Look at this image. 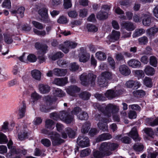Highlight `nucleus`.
I'll return each mask as SVG.
<instances>
[{
	"instance_id": "59",
	"label": "nucleus",
	"mask_w": 158,
	"mask_h": 158,
	"mask_svg": "<svg viewBox=\"0 0 158 158\" xmlns=\"http://www.w3.org/2000/svg\"><path fill=\"white\" fill-rule=\"evenodd\" d=\"M64 56L63 54L61 52H58L51 57L53 60H55L57 59L62 57Z\"/></svg>"
},
{
	"instance_id": "21",
	"label": "nucleus",
	"mask_w": 158,
	"mask_h": 158,
	"mask_svg": "<svg viewBox=\"0 0 158 158\" xmlns=\"http://www.w3.org/2000/svg\"><path fill=\"white\" fill-rule=\"evenodd\" d=\"M65 131L67 133L66 134L65 131L61 133L62 137L64 139H66L67 137V134L69 138H73L75 135V132L71 128H67L65 129Z\"/></svg>"
},
{
	"instance_id": "50",
	"label": "nucleus",
	"mask_w": 158,
	"mask_h": 158,
	"mask_svg": "<svg viewBox=\"0 0 158 158\" xmlns=\"http://www.w3.org/2000/svg\"><path fill=\"white\" fill-rule=\"evenodd\" d=\"M90 96V94L87 92H82L80 95V98L84 100L89 99Z\"/></svg>"
},
{
	"instance_id": "64",
	"label": "nucleus",
	"mask_w": 158,
	"mask_h": 158,
	"mask_svg": "<svg viewBox=\"0 0 158 158\" xmlns=\"http://www.w3.org/2000/svg\"><path fill=\"white\" fill-rule=\"evenodd\" d=\"M57 63L60 66L62 67H65L67 66V64L68 63L66 61L59 60L57 61Z\"/></svg>"
},
{
	"instance_id": "35",
	"label": "nucleus",
	"mask_w": 158,
	"mask_h": 158,
	"mask_svg": "<svg viewBox=\"0 0 158 158\" xmlns=\"http://www.w3.org/2000/svg\"><path fill=\"white\" fill-rule=\"evenodd\" d=\"M4 42L7 44H11L13 41L12 39V34L9 33H6L4 34Z\"/></svg>"
},
{
	"instance_id": "3",
	"label": "nucleus",
	"mask_w": 158,
	"mask_h": 158,
	"mask_svg": "<svg viewBox=\"0 0 158 158\" xmlns=\"http://www.w3.org/2000/svg\"><path fill=\"white\" fill-rule=\"evenodd\" d=\"M50 117L55 120H58L59 118L63 122L66 123H71L73 120L74 117L70 115L67 112L64 111L60 112L58 115L56 113H52L50 114Z\"/></svg>"
},
{
	"instance_id": "19",
	"label": "nucleus",
	"mask_w": 158,
	"mask_h": 158,
	"mask_svg": "<svg viewBox=\"0 0 158 158\" xmlns=\"http://www.w3.org/2000/svg\"><path fill=\"white\" fill-rule=\"evenodd\" d=\"M119 71L121 74L125 76H128L131 73L130 69L125 64L120 65L119 68Z\"/></svg>"
},
{
	"instance_id": "54",
	"label": "nucleus",
	"mask_w": 158,
	"mask_h": 158,
	"mask_svg": "<svg viewBox=\"0 0 158 158\" xmlns=\"http://www.w3.org/2000/svg\"><path fill=\"white\" fill-rule=\"evenodd\" d=\"M150 63L152 66L154 67H156L157 61L156 58L154 56H151L150 59Z\"/></svg>"
},
{
	"instance_id": "27",
	"label": "nucleus",
	"mask_w": 158,
	"mask_h": 158,
	"mask_svg": "<svg viewBox=\"0 0 158 158\" xmlns=\"http://www.w3.org/2000/svg\"><path fill=\"white\" fill-rule=\"evenodd\" d=\"M112 138L111 135L108 133L102 134L99 135L96 139V141L98 142L101 141L108 140Z\"/></svg>"
},
{
	"instance_id": "7",
	"label": "nucleus",
	"mask_w": 158,
	"mask_h": 158,
	"mask_svg": "<svg viewBox=\"0 0 158 158\" xmlns=\"http://www.w3.org/2000/svg\"><path fill=\"white\" fill-rule=\"evenodd\" d=\"M95 119L97 121H99L97 124L98 127L103 131H107L108 127L107 123L111 122L110 118H102L101 115L99 114H97L95 115Z\"/></svg>"
},
{
	"instance_id": "40",
	"label": "nucleus",
	"mask_w": 158,
	"mask_h": 158,
	"mask_svg": "<svg viewBox=\"0 0 158 158\" xmlns=\"http://www.w3.org/2000/svg\"><path fill=\"white\" fill-rule=\"evenodd\" d=\"M90 124L89 122H87L83 125L81 129V132L83 133H87L90 128Z\"/></svg>"
},
{
	"instance_id": "28",
	"label": "nucleus",
	"mask_w": 158,
	"mask_h": 158,
	"mask_svg": "<svg viewBox=\"0 0 158 158\" xmlns=\"http://www.w3.org/2000/svg\"><path fill=\"white\" fill-rule=\"evenodd\" d=\"M53 73L58 76H64L66 74L67 70L66 69L56 68L53 69Z\"/></svg>"
},
{
	"instance_id": "13",
	"label": "nucleus",
	"mask_w": 158,
	"mask_h": 158,
	"mask_svg": "<svg viewBox=\"0 0 158 158\" xmlns=\"http://www.w3.org/2000/svg\"><path fill=\"white\" fill-rule=\"evenodd\" d=\"M122 90L120 89H118L115 91L112 89H109L106 92L105 95L108 99H112L122 94Z\"/></svg>"
},
{
	"instance_id": "47",
	"label": "nucleus",
	"mask_w": 158,
	"mask_h": 158,
	"mask_svg": "<svg viewBox=\"0 0 158 158\" xmlns=\"http://www.w3.org/2000/svg\"><path fill=\"white\" fill-rule=\"evenodd\" d=\"M8 141L6 136L4 134L0 132V144L6 143Z\"/></svg>"
},
{
	"instance_id": "14",
	"label": "nucleus",
	"mask_w": 158,
	"mask_h": 158,
	"mask_svg": "<svg viewBox=\"0 0 158 158\" xmlns=\"http://www.w3.org/2000/svg\"><path fill=\"white\" fill-rule=\"evenodd\" d=\"M77 143L79 146L82 148L86 147L89 145V138L84 136L79 137L77 139Z\"/></svg>"
},
{
	"instance_id": "6",
	"label": "nucleus",
	"mask_w": 158,
	"mask_h": 158,
	"mask_svg": "<svg viewBox=\"0 0 158 158\" xmlns=\"http://www.w3.org/2000/svg\"><path fill=\"white\" fill-rule=\"evenodd\" d=\"M42 132L48 135L52 144L54 146L58 145L64 142V140L60 138V135L56 132H49L47 130L44 129L42 130Z\"/></svg>"
},
{
	"instance_id": "53",
	"label": "nucleus",
	"mask_w": 158,
	"mask_h": 158,
	"mask_svg": "<svg viewBox=\"0 0 158 158\" xmlns=\"http://www.w3.org/2000/svg\"><path fill=\"white\" fill-rule=\"evenodd\" d=\"M91 151L89 148H86L82 150L80 154L81 157H84L89 155L91 153Z\"/></svg>"
},
{
	"instance_id": "30",
	"label": "nucleus",
	"mask_w": 158,
	"mask_h": 158,
	"mask_svg": "<svg viewBox=\"0 0 158 158\" xmlns=\"http://www.w3.org/2000/svg\"><path fill=\"white\" fill-rule=\"evenodd\" d=\"M147 124L154 127L158 125V117L154 119L152 118H148L145 120Z\"/></svg>"
},
{
	"instance_id": "43",
	"label": "nucleus",
	"mask_w": 158,
	"mask_h": 158,
	"mask_svg": "<svg viewBox=\"0 0 158 158\" xmlns=\"http://www.w3.org/2000/svg\"><path fill=\"white\" fill-rule=\"evenodd\" d=\"M145 32V30L142 28L136 29L133 34V38H136L143 34Z\"/></svg>"
},
{
	"instance_id": "41",
	"label": "nucleus",
	"mask_w": 158,
	"mask_h": 158,
	"mask_svg": "<svg viewBox=\"0 0 158 158\" xmlns=\"http://www.w3.org/2000/svg\"><path fill=\"white\" fill-rule=\"evenodd\" d=\"M158 32V28L155 26L151 27L146 31L147 34L150 35H154Z\"/></svg>"
},
{
	"instance_id": "8",
	"label": "nucleus",
	"mask_w": 158,
	"mask_h": 158,
	"mask_svg": "<svg viewBox=\"0 0 158 158\" xmlns=\"http://www.w3.org/2000/svg\"><path fill=\"white\" fill-rule=\"evenodd\" d=\"M44 103L40 106V110L43 112H48L50 106L56 100V99L51 98L50 96H47L44 98Z\"/></svg>"
},
{
	"instance_id": "20",
	"label": "nucleus",
	"mask_w": 158,
	"mask_h": 158,
	"mask_svg": "<svg viewBox=\"0 0 158 158\" xmlns=\"http://www.w3.org/2000/svg\"><path fill=\"white\" fill-rule=\"evenodd\" d=\"M68 82V78H56L54 80L53 83L58 86H63Z\"/></svg>"
},
{
	"instance_id": "58",
	"label": "nucleus",
	"mask_w": 158,
	"mask_h": 158,
	"mask_svg": "<svg viewBox=\"0 0 158 158\" xmlns=\"http://www.w3.org/2000/svg\"><path fill=\"white\" fill-rule=\"evenodd\" d=\"M134 73L135 75L138 77L141 78L144 76V73L143 71L140 70H136L134 71Z\"/></svg>"
},
{
	"instance_id": "56",
	"label": "nucleus",
	"mask_w": 158,
	"mask_h": 158,
	"mask_svg": "<svg viewBox=\"0 0 158 158\" xmlns=\"http://www.w3.org/2000/svg\"><path fill=\"white\" fill-rule=\"evenodd\" d=\"M108 62L113 69H114L115 68V63L114 59L111 57H108Z\"/></svg>"
},
{
	"instance_id": "26",
	"label": "nucleus",
	"mask_w": 158,
	"mask_h": 158,
	"mask_svg": "<svg viewBox=\"0 0 158 158\" xmlns=\"http://www.w3.org/2000/svg\"><path fill=\"white\" fill-rule=\"evenodd\" d=\"M39 90L41 94H45L48 93L50 90V87L48 85L40 84L38 85Z\"/></svg>"
},
{
	"instance_id": "39",
	"label": "nucleus",
	"mask_w": 158,
	"mask_h": 158,
	"mask_svg": "<svg viewBox=\"0 0 158 158\" xmlns=\"http://www.w3.org/2000/svg\"><path fill=\"white\" fill-rule=\"evenodd\" d=\"M45 127L48 129L52 130L54 128V121L50 119H47L45 122Z\"/></svg>"
},
{
	"instance_id": "29",
	"label": "nucleus",
	"mask_w": 158,
	"mask_h": 158,
	"mask_svg": "<svg viewBox=\"0 0 158 158\" xmlns=\"http://www.w3.org/2000/svg\"><path fill=\"white\" fill-rule=\"evenodd\" d=\"M53 94L56 97H63L64 96L65 93L61 89L59 88H56L54 89L53 91Z\"/></svg>"
},
{
	"instance_id": "16",
	"label": "nucleus",
	"mask_w": 158,
	"mask_h": 158,
	"mask_svg": "<svg viewBox=\"0 0 158 158\" xmlns=\"http://www.w3.org/2000/svg\"><path fill=\"white\" fill-rule=\"evenodd\" d=\"M13 142L11 140H10L7 145L8 148L10 149V152L6 155L7 158H12V156L17 154V152L14 147L12 146Z\"/></svg>"
},
{
	"instance_id": "2",
	"label": "nucleus",
	"mask_w": 158,
	"mask_h": 158,
	"mask_svg": "<svg viewBox=\"0 0 158 158\" xmlns=\"http://www.w3.org/2000/svg\"><path fill=\"white\" fill-rule=\"evenodd\" d=\"M118 145L116 143L103 142L99 148L100 151H96L93 152V157L91 158H102L105 156H109L111 152L109 150L112 151L118 148Z\"/></svg>"
},
{
	"instance_id": "15",
	"label": "nucleus",
	"mask_w": 158,
	"mask_h": 158,
	"mask_svg": "<svg viewBox=\"0 0 158 158\" xmlns=\"http://www.w3.org/2000/svg\"><path fill=\"white\" fill-rule=\"evenodd\" d=\"M66 91L67 93L70 95L75 97L76 94L78 93L80 90V89L75 85H71L66 88Z\"/></svg>"
},
{
	"instance_id": "36",
	"label": "nucleus",
	"mask_w": 158,
	"mask_h": 158,
	"mask_svg": "<svg viewBox=\"0 0 158 158\" xmlns=\"http://www.w3.org/2000/svg\"><path fill=\"white\" fill-rule=\"evenodd\" d=\"M35 47L37 49L40 50L44 53L46 52L48 48L46 45H42L40 43L37 42L35 43Z\"/></svg>"
},
{
	"instance_id": "37",
	"label": "nucleus",
	"mask_w": 158,
	"mask_h": 158,
	"mask_svg": "<svg viewBox=\"0 0 158 158\" xmlns=\"http://www.w3.org/2000/svg\"><path fill=\"white\" fill-rule=\"evenodd\" d=\"M96 58L99 60L103 61L106 58V54L101 51L97 52L95 54Z\"/></svg>"
},
{
	"instance_id": "48",
	"label": "nucleus",
	"mask_w": 158,
	"mask_h": 158,
	"mask_svg": "<svg viewBox=\"0 0 158 158\" xmlns=\"http://www.w3.org/2000/svg\"><path fill=\"white\" fill-rule=\"evenodd\" d=\"M138 40L139 44L145 45L148 43V38L147 37L143 36L139 38Z\"/></svg>"
},
{
	"instance_id": "11",
	"label": "nucleus",
	"mask_w": 158,
	"mask_h": 158,
	"mask_svg": "<svg viewBox=\"0 0 158 158\" xmlns=\"http://www.w3.org/2000/svg\"><path fill=\"white\" fill-rule=\"evenodd\" d=\"M110 8V7L107 5H103L101 10L96 15L97 18L100 20L107 19L108 16V12Z\"/></svg>"
},
{
	"instance_id": "61",
	"label": "nucleus",
	"mask_w": 158,
	"mask_h": 158,
	"mask_svg": "<svg viewBox=\"0 0 158 158\" xmlns=\"http://www.w3.org/2000/svg\"><path fill=\"white\" fill-rule=\"evenodd\" d=\"M32 23L34 26L38 29H42L44 27L42 24L36 21H33Z\"/></svg>"
},
{
	"instance_id": "22",
	"label": "nucleus",
	"mask_w": 158,
	"mask_h": 158,
	"mask_svg": "<svg viewBox=\"0 0 158 158\" xmlns=\"http://www.w3.org/2000/svg\"><path fill=\"white\" fill-rule=\"evenodd\" d=\"M129 136L131 137L135 141H139L140 138L139 136L136 127H134L129 134Z\"/></svg>"
},
{
	"instance_id": "23",
	"label": "nucleus",
	"mask_w": 158,
	"mask_h": 158,
	"mask_svg": "<svg viewBox=\"0 0 158 158\" xmlns=\"http://www.w3.org/2000/svg\"><path fill=\"white\" fill-rule=\"evenodd\" d=\"M52 29V27L49 26L46 27V30L47 33L44 30L39 31L36 29H34L33 31L34 33L37 35L44 36L46 34H49Z\"/></svg>"
},
{
	"instance_id": "46",
	"label": "nucleus",
	"mask_w": 158,
	"mask_h": 158,
	"mask_svg": "<svg viewBox=\"0 0 158 158\" xmlns=\"http://www.w3.org/2000/svg\"><path fill=\"white\" fill-rule=\"evenodd\" d=\"M29 135V133L26 130H24L23 133L21 132L19 133L18 135V139L21 140H23L24 138H27Z\"/></svg>"
},
{
	"instance_id": "62",
	"label": "nucleus",
	"mask_w": 158,
	"mask_h": 158,
	"mask_svg": "<svg viewBox=\"0 0 158 158\" xmlns=\"http://www.w3.org/2000/svg\"><path fill=\"white\" fill-rule=\"evenodd\" d=\"M144 131L148 136L153 137L154 133L152 129L149 128H146L144 129Z\"/></svg>"
},
{
	"instance_id": "49",
	"label": "nucleus",
	"mask_w": 158,
	"mask_h": 158,
	"mask_svg": "<svg viewBox=\"0 0 158 158\" xmlns=\"http://www.w3.org/2000/svg\"><path fill=\"white\" fill-rule=\"evenodd\" d=\"M144 84L147 86L151 87L152 86V79L148 77H145L143 80Z\"/></svg>"
},
{
	"instance_id": "31",
	"label": "nucleus",
	"mask_w": 158,
	"mask_h": 158,
	"mask_svg": "<svg viewBox=\"0 0 158 158\" xmlns=\"http://www.w3.org/2000/svg\"><path fill=\"white\" fill-rule=\"evenodd\" d=\"M123 25L124 27L128 31L134 30L135 27L132 23L129 22H124L123 23Z\"/></svg>"
},
{
	"instance_id": "18",
	"label": "nucleus",
	"mask_w": 158,
	"mask_h": 158,
	"mask_svg": "<svg viewBox=\"0 0 158 158\" xmlns=\"http://www.w3.org/2000/svg\"><path fill=\"white\" fill-rule=\"evenodd\" d=\"M26 104L25 101H23L20 102L18 113L19 118H22L24 116L26 111Z\"/></svg>"
},
{
	"instance_id": "32",
	"label": "nucleus",
	"mask_w": 158,
	"mask_h": 158,
	"mask_svg": "<svg viewBox=\"0 0 158 158\" xmlns=\"http://www.w3.org/2000/svg\"><path fill=\"white\" fill-rule=\"evenodd\" d=\"M144 70L145 73L148 76H153L155 72L154 68L148 65L145 67Z\"/></svg>"
},
{
	"instance_id": "1",
	"label": "nucleus",
	"mask_w": 158,
	"mask_h": 158,
	"mask_svg": "<svg viewBox=\"0 0 158 158\" xmlns=\"http://www.w3.org/2000/svg\"><path fill=\"white\" fill-rule=\"evenodd\" d=\"M93 106L95 109L102 112L105 116L109 118L112 116L113 118L115 121L119 122L120 118L117 114L118 108L117 106L110 104L104 107L98 103H96L94 104Z\"/></svg>"
},
{
	"instance_id": "17",
	"label": "nucleus",
	"mask_w": 158,
	"mask_h": 158,
	"mask_svg": "<svg viewBox=\"0 0 158 158\" xmlns=\"http://www.w3.org/2000/svg\"><path fill=\"white\" fill-rule=\"evenodd\" d=\"M125 85L128 88L137 89L141 86V84L137 81L130 80L126 82Z\"/></svg>"
},
{
	"instance_id": "57",
	"label": "nucleus",
	"mask_w": 158,
	"mask_h": 158,
	"mask_svg": "<svg viewBox=\"0 0 158 158\" xmlns=\"http://www.w3.org/2000/svg\"><path fill=\"white\" fill-rule=\"evenodd\" d=\"M72 5L71 0H64V6L65 9L70 8Z\"/></svg>"
},
{
	"instance_id": "52",
	"label": "nucleus",
	"mask_w": 158,
	"mask_h": 158,
	"mask_svg": "<svg viewBox=\"0 0 158 158\" xmlns=\"http://www.w3.org/2000/svg\"><path fill=\"white\" fill-rule=\"evenodd\" d=\"M3 7L5 8L8 9L11 8V3L10 0H4L2 4Z\"/></svg>"
},
{
	"instance_id": "44",
	"label": "nucleus",
	"mask_w": 158,
	"mask_h": 158,
	"mask_svg": "<svg viewBox=\"0 0 158 158\" xmlns=\"http://www.w3.org/2000/svg\"><path fill=\"white\" fill-rule=\"evenodd\" d=\"M77 44L74 42L67 41L64 42V45L69 48H73L77 45Z\"/></svg>"
},
{
	"instance_id": "33",
	"label": "nucleus",
	"mask_w": 158,
	"mask_h": 158,
	"mask_svg": "<svg viewBox=\"0 0 158 158\" xmlns=\"http://www.w3.org/2000/svg\"><path fill=\"white\" fill-rule=\"evenodd\" d=\"M31 74L32 77L38 81L41 80V73L38 70H34L31 71Z\"/></svg>"
},
{
	"instance_id": "24",
	"label": "nucleus",
	"mask_w": 158,
	"mask_h": 158,
	"mask_svg": "<svg viewBox=\"0 0 158 158\" xmlns=\"http://www.w3.org/2000/svg\"><path fill=\"white\" fill-rule=\"evenodd\" d=\"M128 65L133 68H139L141 66V62L135 59H131L127 62Z\"/></svg>"
},
{
	"instance_id": "5",
	"label": "nucleus",
	"mask_w": 158,
	"mask_h": 158,
	"mask_svg": "<svg viewBox=\"0 0 158 158\" xmlns=\"http://www.w3.org/2000/svg\"><path fill=\"white\" fill-rule=\"evenodd\" d=\"M114 76L111 72H103L98 77V84L101 87H106L107 85L108 81L112 79Z\"/></svg>"
},
{
	"instance_id": "45",
	"label": "nucleus",
	"mask_w": 158,
	"mask_h": 158,
	"mask_svg": "<svg viewBox=\"0 0 158 158\" xmlns=\"http://www.w3.org/2000/svg\"><path fill=\"white\" fill-rule=\"evenodd\" d=\"M41 97V96L35 91L32 93L31 95V99L33 103L40 98Z\"/></svg>"
},
{
	"instance_id": "10",
	"label": "nucleus",
	"mask_w": 158,
	"mask_h": 158,
	"mask_svg": "<svg viewBox=\"0 0 158 158\" xmlns=\"http://www.w3.org/2000/svg\"><path fill=\"white\" fill-rule=\"evenodd\" d=\"M71 114L76 115L77 118L81 120H87L89 117L88 115L85 111H82L79 107H76L71 111Z\"/></svg>"
},
{
	"instance_id": "63",
	"label": "nucleus",
	"mask_w": 158,
	"mask_h": 158,
	"mask_svg": "<svg viewBox=\"0 0 158 158\" xmlns=\"http://www.w3.org/2000/svg\"><path fill=\"white\" fill-rule=\"evenodd\" d=\"M8 124L9 123L7 121H6L4 122L2 126L1 131L4 132H6L8 129Z\"/></svg>"
},
{
	"instance_id": "38",
	"label": "nucleus",
	"mask_w": 158,
	"mask_h": 158,
	"mask_svg": "<svg viewBox=\"0 0 158 158\" xmlns=\"http://www.w3.org/2000/svg\"><path fill=\"white\" fill-rule=\"evenodd\" d=\"M133 94L135 96L139 98H142L146 94L145 92L141 89L135 90Z\"/></svg>"
},
{
	"instance_id": "34",
	"label": "nucleus",
	"mask_w": 158,
	"mask_h": 158,
	"mask_svg": "<svg viewBox=\"0 0 158 158\" xmlns=\"http://www.w3.org/2000/svg\"><path fill=\"white\" fill-rule=\"evenodd\" d=\"M24 10V7L23 6H21L18 9L17 11L12 10H11V12L13 14H18L19 15V16L22 18L23 16Z\"/></svg>"
},
{
	"instance_id": "60",
	"label": "nucleus",
	"mask_w": 158,
	"mask_h": 158,
	"mask_svg": "<svg viewBox=\"0 0 158 158\" xmlns=\"http://www.w3.org/2000/svg\"><path fill=\"white\" fill-rule=\"evenodd\" d=\"M87 27L89 31L95 32L98 31V28L90 24H87Z\"/></svg>"
},
{
	"instance_id": "12",
	"label": "nucleus",
	"mask_w": 158,
	"mask_h": 158,
	"mask_svg": "<svg viewBox=\"0 0 158 158\" xmlns=\"http://www.w3.org/2000/svg\"><path fill=\"white\" fill-rule=\"evenodd\" d=\"M78 57L80 62L85 63L89 59L90 54L88 53L86 50L84 48H81L79 49Z\"/></svg>"
},
{
	"instance_id": "42",
	"label": "nucleus",
	"mask_w": 158,
	"mask_h": 158,
	"mask_svg": "<svg viewBox=\"0 0 158 158\" xmlns=\"http://www.w3.org/2000/svg\"><path fill=\"white\" fill-rule=\"evenodd\" d=\"M142 21L143 24L145 26H149L151 23V19L150 16L148 15H144Z\"/></svg>"
},
{
	"instance_id": "9",
	"label": "nucleus",
	"mask_w": 158,
	"mask_h": 158,
	"mask_svg": "<svg viewBox=\"0 0 158 158\" xmlns=\"http://www.w3.org/2000/svg\"><path fill=\"white\" fill-rule=\"evenodd\" d=\"M40 5H37L34 8L35 10L37 11L42 17L41 20L45 23H49L50 20L48 16V10L45 8H41Z\"/></svg>"
},
{
	"instance_id": "25",
	"label": "nucleus",
	"mask_w": 158,
	"mask_h": 158,
	"mask_svg": "<svg viewBox=\"0 0 158 158\" xmlns=\"http://www.w3.org/2000/svg\"><path fill=\"white\" fill-rule=\"evenodd\" d=\"M120 32L119 31L113 30L112 34L110 36L108 37V39L111 42H114L118 40L119 38Z\"/></svg>"
},
{
	"instance_id": "55",
	"label": "nucleus",
	"mask_w": 158,
	"mask_h": 158,
	"mask_svg": "<svg viewBox=\"0 0 158 158\" xmlns=\"http://www.w3.org/2000/svg\"><path fill=\"white\" fill-rule=\"evenodd\" d=\"M133 148L136 151L140 152L143 151V146L142 144L137 143L134 146Z\"/></svg>"
},
{
	"instance_id": "51",
	"label": "nucleus",
	"mask_w": 158,
	"mask_h": 158,
	"mask_svg": "<svg viewBox=\"0 0 158 158\" xmlns=\"http://www.w3.org/2000/svg\"><path fill=\"white\" fill-rule=\"evenodd\" d=\"M0 79L2 81H5L8 79L7 75L6 73L3 72L1 68L0 69Z\"/></svg>"
},
{
	"instance_id": "4",
	"label": "nucleus",
	"mask_w": 158,
	"mask_h": 158,
	"mask_svg": "<svg viewBox=\"0 0 158 158\" xmlns=\"http://www.w3.org/2000/svg\"><path fill=\"white\" fill-rule=\"evenodd\" d=\"M96 76L92 73H89L87 74L84 73L80 77V79L81 84L84 86H87L90 85L93 86L95 84Z\"/></svg>"
}]
</instances>
